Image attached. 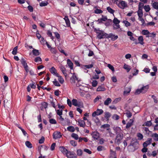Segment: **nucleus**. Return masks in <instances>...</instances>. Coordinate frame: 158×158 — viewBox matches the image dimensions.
I'll use <instances>...</instances> for the list:
<instances>
[{
  "mask_svg": "<svg viewBox=\"0 0 158 158\" xmlns=\"http://www.w3.org/2000/svg\"><path fill=\"white\" fill-rule=\"evenodd\" d=\"M114 129L116 135V136L114 140V143L116 144L119 145L121 143V141L123 138V131L120 128L118 127H114Z\"/></svg>",
  "mask_w": 158,
  "mask_h": 158,
  "instance_id": "f257e3e1",
  "label": "nucleus"
},
{
  "mask_svg": "<svg viewBox=\"0 0 158 158\" xmlns=\"http://www.w3.org/2000/svg\"><path fill=\"white\" fill-rule=\"evenodd\" d=\"M97 31L98 34L97 37L99 39H102L107 38V34L104 32L102 31Z\"/></svg>",
  "mask_w": 158,
  "mask_h": 158,
  "instance_id": "f03ea898",
  "label": "nucleus"
},
{
  "mask_svg": "<svg viewBox=\"0 0 158 158\" xmlns=\"http://www.w3.org/2000/svg\"><path fill=\"white\" fill-rule=\"evenodd\" d=\"M149 88V86L148 85L143 87L140 89H137L135 92V94H138L140 93H144L146 92Z\"/></svg>",
  "mask_w": 158,
  "mask_h": 158,
  "instance_id": "7ed1b4c3",
  "label": "nucleus"
},
{
  "mask_svg": "<svg viewBox=\"0 0 158 158\" xmlns=\"http://www.w3.org/2000/svg\"><path fill=\"white\" fill-rule=\"evenodd\" d=\"M142 33L143 35H146L147 37H155L156 34L153 33H150L148 30H143L142 31Z\"/></svg>",
  "mask_w": 158,
  "mask_h": 158,
  "instance_id": "20e7f679",
  "label": "nucleus"
},
{
  "mask_svg": "<svg viewBox=\"0 0 158 158\" xmlns=\"http://www.w3.org/2000/svg\"><path fill=\"white\" fill-rule=\"evenodd\" d=\"M120 21L118 20L116 18H114L113 20V23H114L113 27L114 29H118L120 28V25L119 23Z\"/></svg>",
  "mask_w": 158,
  "mask_h": 158,
  "instance_id": "39448f33",
  "label": "nucleus"
},
{
  "mask_svg": "<svg viewBox=\"0 0 158 158\" xmlns=\"http://www.w3.org/2000/svg\"><path fill=\"white\" fill-rule=\"evenodd\" d=\"M118 6L119 7L122 9H124L125 8L128 7V6L127 3L123 1H119Z\"/></svg>",
  "mask_w": 158,
  "mask_h": 158,
  "instance_id": "423d86ee",
  "label": "nucleus"
},
{
  "mask_svg": "<svg viewBox=\"0 0 158 158\" xmlns=\"http://www.w3.org/2000/svg\"><path fill=\"white\" fill-rule=\"evenodd\" d=\"M72 102L73 105L75 106H77L80 108H82L83 107V103L78 102L77 100L76 99H73L72 100Z\"/></svg>",
  "mask_w": 158,
  "mask_h": 158,
  "instance_id": "0eeeda50",
  "label": "nucleus"
},
{
  "mask_svg": "<svg viewBox=\"0 0 158 158\" xmlns=\"http://www.w3.org/2000/svg\"><path fill=\"white\" fill-rule=\"evenodd\" d=\"M103 111L101 109H97L96 111H94L92 114V116L93 117H95V116L99 115L102 114Z\"/></svg>",
  "mask_w": 158,
  "mask_h": 158,
  "instance_id": "6e6552de",
  "label": "nucleus"
},
{
  "mask_svg": "<svg viewBox=\"0 0 158 158\" xmlns=\"http://www.w3.org/2000/svg\"><path fill=\"white\" fill-rule=\"evenodd\" d=\"M66 156L69 158H77V155L75 153L70 151H68Z\"/></svg>",
  "mask_w": 158,
  "mask_h": 158,
  "instance_id": "1a4fd4ad",
  "label": "nucleus"
},
{
  "mask_svg": "<svg viewBox=\"0 0 158 158\" xmlns=\"http://www.w3.org/2000/svg\"><path fill=\"white\" fill-rule=\"evenodd\" d=\"M76 81L78 82L79 81L78 78L77 77L76 75L74 73L73 76L70 78V81L72 84H75L76 82Z\"/></svg>",
  "mask_w": 158,
  "mask_h": 158,
  "instance_id": "9d476101",
  "label": "nucleus"
},
{
  "mask_svg": "<svg viewBox=\"0 0 158 158\" xmlns=\"http://www.w3.org/2000/svg\"><path fill=\"white\" fill-rule=\"evenodd\" d=\"M53 139H56L60 138L61 136V135L60 132L55 131L53 133Z\"/></svg>",
  "mask_w": 158,
  "mask_h": 158,
  "instance_id": "9b49d317",
  "label": "nucleus"
},
{
  "mask_svg": "<svg viewBox=\"0 0 158 158\" xmlns=\"http://www.w3.org/2000/svg\"><path fill=\"white\" fill-rule=\"evenodd\" d=\"M111 38L113 41H114L118 38V35H115L112 33H110L109 34H107V38Z\"/></svg>",
  "mask_w": 158,
  "mask_h": 158,
  "instance_id": "f8f14e48",
  "label": "nucleus"
},
{
  "mask_svg": "<svg viewBox=\"0 0 158 158\" xmlns=\"http://www.w3.org/2000/svg\"><path fill=\"white\" fill-rule=\"evenodd\" d=\"M152 142V139L151 138H148L146 141L143 143V146L144 147H146L148 145L150 144Z\"/></svg>",
  "mask_w": 158,
  "mask_h": 158,
  "instance_id": "ddd939ff",
  "label": "nucleus"
},
{
  "mask_svg": "<svg viewBox=\"0 0 158 158\" xmlns=\"http://www.w3.org/2000/svg\"><path fill=\"white\" fill-rule=\"evenodd\" d=\"M60 68L61 71H62L63 73L64 76L66 77L67 76V74L66 73V70L64 66L61 65L60 67Z\"/></svg>",
  "mask_w": 158,
  "mask_h": 158,
  "instance_id": "4468645a",
  "label": "nucleus"
},
{
  "mask_svg": "<svg viewBox=\"0 0 158 158\" xmlns=\"http://www.w3.org/2000/svg\"><path fill=\"white\" fill-rule=\"evenodd\" d=\"M92 135L93 137L95 139H97L99 137V133L97 131L93 132Z\"/></svg>",
  "mask_w": 158,
  "mask_h": 158,
  "instance_id": "2eb2a0df",
  "label": "nucleus"
},
{
  "mask_svg": "<svg viewBox=\"0 0 158 158\" xmlns=\"http://www.w3.org/2000/svg\"><path fill=\"white\" fill-rule=\"evenodd\" d=\"M50 71L51 73L53 74V75L56 76H58V74L56 72V69L54 67H52L50 69Z\"/></svg>",
  "mask_w": 158,
  "mask_h": 158,
  "instance_id": "dca6fc26",
  "label": "nucleus"
},
{
  "mask_svg": "<svg viewBox=\"0 0 158 158\" xmlns=\"http://www.w3.org/2000/svg\"><path fill=\"white\" fill-rule=\"evenodd\" d=\"M78 125L81 127H84L85 126V122L82 120L80 119L78 121Z\"/></svg>",
  "mask_w": 158,
  "mask_h": 158,
  "instance_id": "f3484780",
  "label": "nucleus"
},
{
  "mask_svg": "<svg viewBox=\"0 0 158 158\" xmlns=\"http://www.w3.org/2000/svg\"><path fill=\"white\" fill-rule=\"evenodd\" d=\"M106 90L105 87L102 85H99L97 89V91H104Z\"/></svg>",
  "mask_w": 158,
  "mask_h": 158,
  "instance_id": "a211bd4d",
  "label": "nucleus"
},
{
  "mask_svg": "<svg viewBox=\"0 0 158 158\" xmlns=\"http://www.w3.org/2000/svg\"><path fill=\"white\" fill-rule=\"evenodd\" d=\"M134 120L132 119H130L129 121L127 124L126 128L128 129L133 125Z\"/></svg>",
  "mask_w": 158,
  "mask_h": 158,
  "instance_id": "6ab92c4d",
  "label": "nucleus"
},
{
  "mask_svg": "<svg viewBox=\"0 0 158 158\" xmlns=\"http://www.w3.org/2000/svg\"><path fill=\"white\" fill-rule=\"evenodd\" d=\"M67 64L71 69H73V64L70 59L67 60Z\"/></svg>",
  "mask_w": 158,
  "mask_h": 158,
  "instance_id": "aec40b11",
  "label": "nucleus"
},
{
  "mask_svg": "<svg viewBox=\"0 0 158 158\" xmlns=\"http://www.w3.org/2000/svg\"><path fill=\"white\" fill-rule=\"evenodd\" d=\"M64 19L65 23H66L67 26L68 27H69L70 26V24L69 20L68 18V16H65L64 18Z\"/></svg>",
  "mask_w": 158,
  "mask_h": 158,
  "instance_id": "412c9836",
  "label": "nucleus"
},
{
  "mask_svg": "<svg viewBox=\"0 0 158 158\" xmlns=\"http://www.w3.org/2000/svg\"><path fill=\"white\" fill-rule=\"evenodd\" d=\"M60 151L62 152L64 154L66 155L68 151L64 147H61L59 148Z\"/></svg>",
  "mask_w": 158,
  "mask_h": 158,
  "instance_id": "4be33fe9",
  "label": "nucleus"
},
{
  "mask_svg": "<svg viewBox=\"0 0 158 158\" xmlns=\"http://www.w3.org/2000/svg\"><path fill=\"white\" fill-rule=\"evenodd\" d=\"M112 101L111 99L110 98H108L105 101L104 104L106 106H108L109 104L111 103Z\"/></svg>",
  "mask_w": 158,
  "mask_h": 158,
  "instance_id": "5701e85b",
  "label": "nucleus"
},
{
  "mask_svg": "<svg viewBox=\"0 0 158 158\" xmlns=\"http://www.w3.org/2000/svg\"><path fill=\"white\" fill-rule=\"evenodd\" d=\"M143 129L144 131L145 134L146 135H150V133H151V131L149 130L148 128L147 127H144Z\"/></svg>",
  "mask_w": 158,
  "mask_h": 158,
  "instance_id": "b1692460",
  "label": "nucleus"
},
{
  "mask_svg": "<svg viewBox=\"0 0 158 158\" xmlns=\"http://www.w3.org/2000/svg\"><path fill=\"white\" fill-rule=\"evenodd\" d=\"M137 13L139 17H143V12L142 9H138V10L137 11Z\"/></svg>",
  "mask_w": 158,
  "mask_h": 158,
  "instance_id": "393cba45",
  "label": "nucleus"
},
{
  "mask_svg": "<svg viewBox=\"0 0 158 158\" xmlns=\"http://www.w3.org/2000/svg\"><path fill=\"white\" fill-rule=\"evenodd\" d=\"M153 7L156 10H158V2H155L152 3Z\"/></svg>",
  "mask_w": 158,
  "mask_h": 158,
  "instance_id": "a878e982",
  "label": "nucleus"
},
{
  "mask_svg": "<svg viewBox=\"0 0 158 158\" xmlns=\"http://www.w3.org/2000/svg\"><path fill=\"white\" fill-rule=\"evenodd\" d=\"M138 40L139 41V43L141 45H143L144 44L143 42V36H140L138 38Z\"/></svg>",
  "mask_w": 158,
  "mask_h": 158,
  "instance_id": "bb28decb",
  "label": "nucleus"
},
{
  "mask_svg": "<svg viewBox=\"0 0 158 158\" xmlns=\"http://www.w3.org/2000/svg\"><path fill=\"white\" fill-rule=\"evenodd\" d=\"M32 53L33 54L36 56H38L40 55V52L39 50L34 48H33Z\"/></svg>",
  "mask_w": 158,
  "mask_h": 158,
  "instance_id": "cd10ccee",
  "label": "nucleus"
},
{
  "mask_svg": "<svg viewBox=\"0 0 158 158\" xmlns=\"http://www.w3.org/2000/svg\"><path fill=\"white\" fill-rule=\"evenodd\" d=\"M93 65L92 64L88 65H83L82 66V68L85 70H86V69H89L92 68L93 67Z\"/></svg>",
  "mask_w": 158,
  "mask_h": 158,
  "instance_id": "c85d7f7f",
  "label": "nucleus"
},
{
  "mask_svg": "<svg viewBox=\"0 0 158 158\" xmlns=\"http://www.w3.org/2000/svg\"><path fill=\"white\" fill-rule=\"evenodd\" d=\"M152 137L153 138L155 141H158V134L157 133L153 134L152 135Z\"/></svg>",
  "mask_w": 158,
  "mask_h": 158,
  "instance_id": "c756f323",
  "label": "nucleus"
},
{
  "mask_svg": "<svg viewBox=\"0 0 158 158\" xmlns=\"http://www.w3.org/2000/svg\"><path fill=\"white\" fill-rule=\"evenodd\" d=\"M107 20V18L106 17H104L102 18L99 19L97 20V21L99 23H102L103 21H106Z\"/></svg>",
  "mask_w": 158,
  "mask_h": 158,
  "instance_id": "7c9ffc66",
  "label": "nucleus"
},
{
  "mask_svg": "<svg viewBox=\"0 0 158 158\" xmlns=\"http://www.w3.org/2000/svg\"><path fill=\"white\" fill-rule=\"evenodd\" d=\"M110 152L111 153L110 158H116L115 155V152L111 150H110Z\"/></svg>",
  "mask_w": 158,
  "mask_h": 158,
  "instance_id": "2f4dec72",
  "label": "nucleus"
},
{
  "mask_svg": "<svg viewBox=\"0 0 158 158\" xmlns=\"http://www.w3.org/2000/svg\"><path fill=\"white\" fill-rule=\"evenodd\" d=\"M58 77V80L61 84H63L64 82V80L61 76L59 75L58 74V76H56Z\"/></svg>",
  "mask_w": 158,
  "mask_h": 158,
  "instance_id": "473e14b6",
  "label": "nucleus"
},
{
  "mask_svg": "<svg viewBox=\"0 0 158 158\" xmlns=\"http://www.w3.org/2000/svg\"><path fill=\"white\" fill-rule=\"evenodd\" d=\"M21 64L24 67L27 65L26 61L24 60V59L22 58L21 60Z\"/></svg>",
  "mask_w": 158,
  "mask_h": 158,
  "instance_id": "72a5a7b5",
  "label": "nucleus"
},
{
  "mask_svg": "<svg viewBox=\"0 0 158 158\" xmlns=\"http://www.w3.org/2000/svg\"><path fill=\"white\" fill-rule=\"evenodd\" d=\"M143 8L145 11L147 12H149L151 9L150 6L148 5L144 6Z\"/></svg>",
  "mask_w": 158,
  "mask_h": 158,
  "instance_id": "f704fd0d",
  "label": "nucleus"
},
{
  "mask_svg": "<svg viewBox=\"0 0 158 158\" xmlns=\"http://www.w3.org/2000/svg\"><path fill=\"white\" fill-rule=\"evenodd\" d=\"M25 144L26 146L29 148H31L32 147V144L29 141H26L25 142Z\"/></svg>",
  "mask_w": 158,
  "mask_h": 158,
  "instance_id": "c9c22d12",
  "label": "nucleus"
},
{
  "mask_svg": "<svg viewBox=\"0 0 158 158\" xmlns=\"http://www.w3.org/2000/svg\"><path fill=\"white\" fill-rule=\"evenodd\" d=\"M107 10L110 13L113 14L114 10L112 9L110 7L108 6L107 8Z\"/></svg>",
  "mask_w": 158,
  "mask_h": 158,
  "instance_id": "e433bc0d",
  "label": "nucleus"
},
{
  "mask_svg": "<svg viewBox=\"0 0 158 158\" xmlns=\"http://www.w3.org/2000/svg\"><path fill=\"white\" fill-rule=\"evenodd\" d=\"M152 124V123L151 121H148L146 122H145L144 123V124L143 125V126L145 125L146 126L148 127H150Z\"/></svg>",
  "mask_w": 158,
  "mask_h": 158,
  "instance_id": "4c0bfd02",
  "label": "nucleus"
},
{
  "mask_svg": "<svg viewBox=\"0 0 158 158\" xmlns=\"http://www.w3.org/2000/svg\"><path fill=\"white\" fill-rule=\"evenodd\" d=\"M53 83L55 86H60V84L56 79H54V81H53Z\"/></svg>",
  "mask_w": 158,
  "mask_h": 158,
  "instance_id": "58836bf2",
  "label": "nucleus"
},
{
  "mask_svg": "<svg viewBox=\"0 0 158 158\" xmlns=\"http://www.w3.org/2000/svg\"><path fill=\"white\" fill-rule=\"evenodd\" d=\"M123 68L126 69L128 72H129L131 69L130 67L126 64H125L123 66Z\"/></svg>",
  "mask_w": 158,
  "mask_h": 158,
  "instance_id": "ea45409f",
  "label": "nucleus"
},
{
  "mask_svg": "<svg viewBox=\"0 0 158 158\" xmlns=\"http://www.w3.org/2000/svg\"><path fill=\"white\" fill-rule=\"evenodd\" d=\"M82 151L81 149L77 150V156H81L82 154Z\"/></svg>",
  "mask_w": 158,
  "mask_h": 158,
  "instance_id": "a19ab883",
  "label": "nucleus"
},
{
  "mask_svg": "<svg viewBox=\"0 0 158 158\" xmlns=\"http://www.w3.org/2000/svg\"><path fill=\"white\" fill-rule=\"evenodd\" d=\"M137 136L138 138V139L139 140H140L143 139V135L140 133H138Z\"/></svg>",
  "mask_w": 158,
  "mask_h": 158,
  "instance_id": "79ce46f5",
  "label": "nucleus"
},
{
  "mask_svg": "<svg viewBox=\"0 0 158 158\" xmlns=\"http://www.w3.org/2000/svg\"><path fill=\"white\" fill-rule=\"evenodd\" d=\"M71 136L76 140H77L79 138L78 135L74 133H73L72 134Z\"/></svg>",
  "mask_w": 158,
  "mask_h": 158,
  "instance_id": "37998d69",
  "label": "nucleus"
},
{
  "mask_svg": "<svg viewBox=\"0 0 158 158\" xmlns=\"http://www.w3.org/2000/svg\"><path fill=\"white\" fill-rule=\"evenodd\" d=\"M67 130L69 131L73 132L75 131V129L73 126H69L67 127Z\"/></svg>",
  "mask_w": 158,
  "mask_h": 158,
  "instance_id": "c03bdc74",
  "label": "nucleus"
},
{
  "mask_svg": "<svg viewBox=\"0 0 158 158\" xmlns=\"http://www.w3.org/2000/svg\"><path fill=\"white\" fill-rule=\"evenodd\" d=\"M18 46H16L13 49V50L12 52V53L14 55H15L17 52Z\"/></svg>",
  "mask_w": 158,
  "mask_h": 158,
  "instance_id": "a18cd8bd",
  "label": "nucleus"
},
{
  "mask_svg": "<svg viewBox=\"0 0 158 158\" xmlns=\"http://www.w3.org/2000/svg\"><path fill=\"white\" fill-rule=\"evenodd\" d=\"M125 114L128 118H130L132 116V113L129 111H127L125 113Z\"/></svg>",
  "mask_w": 158,
  "mask_h": 158,
  "instance_id": "49530a36",
  "label": "nucleus"
},
{
  "mask_svg": "<svg viewBox=\"0 0 158 158\" xmlns=\"http://www.w3.org/2000/svg\"><path fill=\"white\" fill-rule=\"evenodd\" d=\"M102 127L103 128H107L106 130L107 131H109L110 130V125L108 124H106L102 125Z\"/></svg>",
  "mask_w": 158,
  "mask_h": 158,
  "instance_id": "de8ad7c7",
  "label": "nucleus"
},
{
  "mask_svg": "<svg viewBox=\"0 0 158 158\" xmlns=\"http://www.w3.org/2000/svg\"><path fill=\"white\" fill-rule=\"evenodd\" d=\"M123 23L125 24V26L127 27L130 26L131 25L130 23L128 21L126 20L123 21Z\"/></svg>",
  "mask_w": 158,
  "mask_h": 158,
  "instance_id": "09e8293b",
  "label": "nucleus"
},
{
  "mask_svg": "<svg viewBox=\"0 0 158 158\" xmlns=\"http://www.w3.org/2000/svg\"><path fill=\"white\" fill-rule=\"evenodd\" d=\"M49 122L52 124H55L56 123V120L53 118H51L49 120Z\"/></svg>",
  "mask_w": 158,
  "mask_h": 158,
  "instance_id": "8fccbe9b",
  "label": "nucleus"
},
{
  "mask_svg": "<svg viewBox=\"0 0 158 158\" xmlns=\"http://www.w3.org/2000/svg\"><path fill=\"white\" fill-rule=\"evenodd\" d=\"M103 11L100 9H97L94 10V13L96 14H101L102 13Z\"/></svg>",
  "mask_w": 158,
  "mask_h": 158,
  "instance_id": "3c124183",
  "label": "nucleus"
},
{
  "mask_svg": "<svg viewBox=\"0 0 158 158\" xmlns=\"http://www.w3.org/2000/svg\"><path fill=\"white\" fill-rule=\"evenodd\" d=\"M111 116L110 114L108 112H106L105 113V117L106 118H108Z\"/></svg>",
  "mask_w": 158,
  "mask_h": 158,
  "instance_id": "603ef678",
  "label": "nucleus"
},
{
  "mask_svg": "<svg viewBox=\"0 0 158 158\" xmlns=\"http://www.w3.org/2000/svg\"><path fill=\"white\" fill-rule=\"evenodd\" d=\"M143 7H144V3H143L142 2H140L139 3V5L138 6V9H142Z\"/></svg>",
  "mask_w": 158,
  "mask_h": 158,
  "instance_id": "864d4df0",
  "label": "nucleus"
},
{
  "mask_svg": "<svg viewBox=\"0 0 158 158\" xmlns=\"http://www.w3.org/2000/svg\"><path fill=\"white\" fill-rule=\"evenodd\" d=\"M138 19L141 21V23H142V25H143L145 23V21L144 19L143 18V17H139L138 18Z\"/></svg>",
  "mask_w": 158,
  "mask_h": 158,
  "instance_id": "5fc2aeb1",
  "label": "nucleus"
},
{
  "mask_svg": "<svg viewBox=\"0 0 158 158\" xmlns=\"http://www.w3.org/2000/svg\"><path fill=\"white\" fill-rule=\"evenodd\" d=\"M40 41V42L43 45H44L46 44V42H47V41H46V40H45L42 37H41Z\"/></svg>",
  "mask_w": 158,
  "mask_h": 158,
  "instance_id": "6e6d98bb",
  "label": "nucleus"
},
{
  "mask_svg": "<svg viewBox=\"0 0 158 158\" xmlns=\"http://www.w3.org/2000/svg\"><path fill=\"white\" fill-rule=\"evenodd\" d=\"M97 150L99 151H101L104 150V147L102 146H99L97 148Z\"/></svg>",
  "mask_w": 158,
  "mask_h": 158,
  "instance_id": "4d7b16f0",
  "label": "nucleus"
},
{
  "mask_svg": "<svg viewBox=\"0 0 158 158\" xmlns=\"http://www.w3.org/2000/svg\"><path fill=\"white\" fill-rule=\"evenodd\" d=\"M70 143L73 146H76L77 145V143L74 140H71L70 142Z\"/></svg>",
  "mask_w": 158,
  "mask_h": 158,
  "instance_id": "13d9d810",
  "label": "nucleus"
},
{
  "mask_svg": "<svg viewBox=\"0 0 158 158\" xmlns=\"http://www.w3.org/2000/svg\"><path fill=\"white\" fill-rule=\"evenodd\" d=\"M108 67L111 69L113 72L114 71V67L110 64H108L107 65Z\"/></svg>",
  "mask_w": 158,
  "mask_h": 158,
  "instance_id": "bf43d9fd",
  "label": "nucleus"
},
{
  "mask_svg": "<svg viewBox=\"0 0 158 158\" xmlns=\"http://www.w3.org/2000/svg\"><path fill=\"white\" fill-rule=\"evenodd\" d=\"M36 62H38L39 61L41 62L42 60L41 58L40 57H38L35 58L34 60Z\"/></svg>",
  "mask_w": 158,
  "mask_h": 158,
  "instance_id": "052dcab7",
  "label": "nucleus"
},
{
  "mask_svg": "<svg viewBox=\"0 0 158 158\" xmlns=\"http://www.w3.org/2000/svg\"><path fill=\"white\" fill-rule=\"evenodd\" d=\"M112 118L114 119L117 120L119 119V117L118 115L115 114L113 115Z\"/></svg>",
  "mask_w": 158,
  "mask_h": 158,
  "instance_id": "680f3d73",
  "label": "nucleus"
},
{
  "mask_svg": "<svg viewBox=\"0 0 158 158\" xmlns=\"http://www.w3.org/2000/svg\"><path fill=\"white\" fill-rule=\"evenodd\" d=\"M48 3L47 2H41L40 3V5L41 6H47Z\"/></svg>",
  "mask_w": 158,
  "mask_h": 158,
  "instance_id": "e2e57ef3",
  "label": "nucleus"
},
{
  "mask_svg": "<svg viewBox=\"0 0 158 158\" xmlns=\"http://www.w3.org/2000/svg\"><path fill=\"white\" fill-rule=\"evenodd\" d=\"M98 84V82L96 80L93 81L92 82V85L93 87H95Z\"/></svg>",
  "mask_w": 158,
  "mask_h": 158,
  "instance_id": "0e129e2a",
  "label": "nucleus"
},
{
  "mask_svg": "<svg viewBox=\"0 0 158 158\" xmlns=\"http://www.w3.org/2000/svg\"><path fill=\"white\" fill-rule=\"evenodd\" d=\"M62 110H57L56 111L57 114L59 116L61 115L62 114Z\"/></svg>",
  "mask_w": 158,
  "mask_h": 158,
  "instance_id": "69168bd1",
  "label": "nucleus"
},
{
  "mask_svg": "<svg viewBox=\"0 0 158 158\" xmlns=\"http://www.w3.org/2000/svg\"><path fill=\"white\" fill-rule=\"evenodd\" d=\"M54 33L55 35V36L57 39H59L60 38V35L57 32H55Z\"/></svg>",
  "mask_w": 158,
  "mask_h": 158,
  "instance_id": "338daca9",
  "label": "nucleus"
},
{
  "mask_svg": "<svg viewBox=\"0 0 158 158\" xmlns=\"http://www.w3.org/2000/svg\"><path fill=\"white\" fill-rule=\"evenodd\" d=\"M44 141V137H42L39 140V143L40 144L43 143Z\"/></svg>",
  "mask_w": 158,
  "mask_h": 158,
  "instance_id": "774afa93",
  "label": "nucleus"
}]
</instances>
